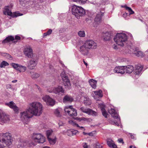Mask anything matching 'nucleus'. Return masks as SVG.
Instances as JSON below:
<instances>
[{
  "label": "nucleus",
  "mask_w": 148,
  "mask_h": 148,
  "mask_svg": "<svg viewBox=\"0 0 148 148\" xmlns=\"http://www.w3.org/2000/svg\"><path fill=\"white\" fill-rule=\"evenodd\" d=\"M42 106L39 102H34L30 104L29 108L21 113V119L24 123H27L28 119L33 115L39 116L42 112Z\"/></svg>",
  "instance_id": "1"
},
{
  "label": "nucleus",
  "mask_w": 148,
  "mask_h": 148,
  "mask_svg": "<svg viewBox=\"0 0 148 148\" xmlns=\"http://www.w3.org/2000/svg\"><path fill=\"white\" fill-rule=\"evenodd\" d=\"M126 53L134 54L138 57L142 58L144 56V53L141 51H139L137 48L134 47L131 45L127 46L124 51Z\"/></svg>",
  "instance_id": "2"
},
{
  "label": "nucleus",
  "mask_w": 148,
  "mask_h": 148,
  "mask_svg": "<svg viewBox=\"0 0 148 148\" xmlns=\"http://www.w3.org/2000/svg\"><path fill=\"white\" fill-rule=\"evenodd\" d=\"M126 35L123 33H118L116 34L114 40L116 44L119 45L123 46L127 40Z\"/></svg>",
  "instance_id": "3"
},
{
  "label": "nucleus",
  "mask_w": 148,
  "mask_h": 148,
  "mask_svg": "<svg viewBox=\"0 0 148 148\" xmlns=\"http://www.w3.org/2000/svg\"><path fill=\"white\" fill-rule=\"evenodd\" d=\"M0 136H2L1 140L0 139V142L4 143L7 146H9L12 143L11 134L9 133H3L0 134ZM4 145L0 144V148H3Z\"/></svg>",
  "instance_id": "4"
},
{
  "label": "nucleus",
  "mask_w": 148,
  "mask_h": 148,
  "mask_svg": "<svg viewBox=\"0 0 148 148\" xmlns=\"http://www.w3.org/2000/svg\"><path fill=\"white\" fill-rule=\"evenodd\" d=\"M72 12V14L77 19H79L80 16H83L86 13L84 10L82 8L76 5L73 6Z\"/></svg>",
  "instance_id": "5"
},
{
  "label": "nucleus",
  "mask_w": 148,
  "mask_h": 148,
  "mask_svg": "<svg viewBox=\"0 0 148 148\" xmlns=\"http://www.w3.org/2000/svg\"><path fill=\"white\" fill-rule=\"evenodd\" d=\"M32 138L35 142L38 143H42L45 141V138L41 134L33 133Z\"/></svg>",
  "instance_id": "6"
},
{
  "label": "nucleus",
  "mask_w": 148,
  "mask_h": 148,
  "mask_svg": "<svg viewBox=\"0 0 148 148\" xmlns=\"http://www.w3.org/2000/svg\"><path fill=\"white\" fill-rule=\"evenodd\" d=\"M65 113L70 116H74L77 115L76 110L73 108V106L65 107L64 109Z\"/></svg>",
  "instance_id": "7"
},
{
  "label": "nucleus",
  "mask_w": 148,
  "mask_h": 148,
  "mask_svg": "<svg viewBox=\"0 0 148 148\" xmlns=\"http://www.w3.org/2000/svg\"><path fill=\"white\" fill-rule=\"evenodd\" d=\"M47 90L49 92H53L56 94L60 95H62L64 93V90L62 87L61 86H58L56 87L51 88V89H48Z\"/></svg>",
  "instance_id": "8"
},
{
  "label": "nucleus",
  "mask_w": 148,
  "mask_h": 148,
  "mask_svg": "<svg viewBox=\"0 0 148 148\" xmlns=\"http://www.w3.org/2000/svg\"><path fill=\"white\" fill-rule=\"evenodd\" d=\"M84 43L89 50L95 49L97 47V43L92 40H86Z\"/></svg>",
  "instance_id": "9"
},
{
  "label": "nucleus",
  "mask_w": 148,
  "mask_h": 148,
  "mask_svg": "<svg viewBox=\"0 0 148 148\" xmlns=\"http://www.w3.org/2000/svg\"><path fill=\"white\" fill-rule=\"evenodd\" d=\"M11 65L14 68L16 69V70L20 72H23L26 69V67L25 66L19 65L18 64L12 63Z\"/></svg>",
  "instance_id": "10"
},
{
  "label": "nucleus",
  "mask_w": 148,
  "mask_h": 148,
  "mask_svg": "<svg viewBox=\"0 0 148 148\" xmlns=\"http://www.w3.org/2000/svg\"><path fill=\"white\" fill-rule=\"evenodd\" d=\"M42 99L48 105L53 106L55 104V101L53 99L50 98L49 96L45 95L42 97Z\"/></svg>",
  "instance_id": "11"
},
{
  "label": "nucleus",
  "mask_w": 148,
  "mask_h": 148,
  "mask_svg": "<svg viewBox=\"0 0 148 148\" xmlns=\"http://www.w3.org/2000/svg\"><path fill=\"white\" fill-rule=\"evenodd\" d=\"M25 54L29 58H31L33 56V51L32 48L30 46L26 47L24 51Z\"/></svg>",
  "instance_id": "12"
},
{
  "label": "nucleus",
  "mask_w": 148,
  "mask_h": 148,
  "mask_svg": "<svg viewBox=\"0 0 148 148\" xmlns=\"http://www.w3.org/2000/svg\"><path fill=\"white\" fill-rule=\"evenodd\" d=\"M80 110L83 112L87 114H88L92 115L94 116H96L97 115V112L90 109L85 108L83 107H82L80 108Z\"/></svg>",
  "instance_id": "13"
},
{
  "label": "nucleus",
  "mask_w": 148,
  "mask_h": 148,
  "mask_svg": "<svg viewBox=\"0 0 148 148\" xmlns=\"http://www.w3.org/2000/svg\"><path fill=\"white\" fill-rule=\"evenodd\" d=\"M104 11H100L99 12L96 16L94 20V23L96 24H99L101 21V17L103 16L104 14Z\"/></svg>",
  "instance_id": "14"
},
{
  "label": "nucleus",
  "mask_w": 148,
  "mask_h": 148,
  "mask_svg": "<svg viewBox=\"0 0 148 148\" xmlns=\"http://www.w3.org/2000/svg\"><path fill=\"white\" fill-rule=\"evenodd\" d=\"M62 79L64 85L66 88L70 89L71 88V84L70 81L68 79L67 76H65L62 77Z\"/></svg>",
  "instance_id": "15"
},
{
  "label": "nucleus",
  "mask_w": 148,
  "mask_h": 148,
  "mask_svg": "<svg viewBox=\"0 0 148 148\" xmlns=\"http://www.w3.org/2000/svg\"><path fill=\"white\" fill-rule=\"evenodd\" d=\"M5 105L12 109L16 113L18 112L19 110L18 108L16 106L15 103L13 101L6 103Z\"/></svg>",
  "instance_id": "16"
},
{
  "label": "nucleus",
  "mask_w": 148,
  "mask_h": 148,
  "mask_svg": "<svg viewBox=\"0 0 148 148\" xmlns=\"http://www.w3.org/2000/svg\"><path fill=\"white\" fill-rule=\"evenodd\" d=\"M89 49L87 48L84 43L79 48V51L84 55H87L89 53Z\"/></svg>",
  "instance_id": "17"
},
{
  "label": "nucleus",
  "mask_w": 148,
  "mask_h": 148,
  "mask_svg": "<svg viewBox=\"0 0 148 148\" xmlns=\"http://www.w3.org/2000/svg\"><path fill=\"white\" fill-rule=\"evenodd\" d=\"M124 66H118L115 67L114 69V72L121 74L125 73Z\"/></svg>",
  "instance_id": "18"
},
{
  "label": "nucleus",
  "mask_w": 148,
  "mask_h": 148,
  "mask_svg": "<svg viewBox=\"0 0 148 148\" xmlns=\"http://www.w3.org/2000/svg\"><path fill=\"white\" fill-rule=\"evenodd\" d=\"M9 116L4 113H2V114L0 116V121L2 123H5L9 122Z\"/></svg>",
  "instance_id": "19"
},
{
  "label": "nucleus",
  "mask_w": 148,
  "mask_h": 148,
  "mask_svg": "<svg viewBox=\"0 0 148 148\" xmlns=\"http://www.w3.org/2000/svg\"><path fill=\"white\" fill-rule=\"evenodd\" d=\"M108 112L115 119H120V118H119L118 116L117 113L116 112L114 109L111 108L109 110Z\"/></svg>",
  "instance_id": "20"
},
{
  "label": "nucleus",
  "mask_w": 148,
  "mask_h": 148,
  "mask_svg": "<svg viewBox=\"0 0 148 148\" xmlns=\"http://www.w3.org/2000/svg\"><path fill=\"white\" fill-rule=\"evenodd\" d=\"M102 91L100 90L98 91H96L94 92L95 95L94 97L95 99L97 100H99V98H101L103 96Z\"/></svg>",
  "instance_id": "21"
},
{
  "label": "nucleus",
  "mask_w": 148,
  "mask_h": 148,
  "mask_svg": "<svg viewBox=\"0 0 148 148\" xmlns=\"http://www.w3.org/2000/svg\"><path fill=\"white\" fill-rule=\"evenodd\" d=\"M12 5L10 6L8 5L6 6L5 8V11L4 12V14L5 15H8L9 16H12V13L10 10L11 8L12 7Z\"/></svg>",
  "instance_id": "22"
},
{
  "label": "nucleus",
  "mask_w": 148,
  "mask_h": 148,
  "mask_svg": "<svg viewBox=\"0 0 148 148\" xmlns=\"http://www.w3.org/2000/svg\"><path fill=\"white\" fill-rule=\"evenodd\" d=\"M37 64V62L34 60H31L28 64V67L30 69H34Z\"/></svg>",
  "instance_id": "23"
},
{
  "label": "nucleus",
  "mask_w": 148,
  "mask_h": 148,
  "mask_svg": "<svg viewBox=\"0 0 148 148\" xmlns=\"http://www.w3.org/2000/svg\"><path fill=\"white\" fill-rule=\"evenodd\" d=\"M125 73H131L134 70L133 66L131 65H128L127 66H124Z\"/></svg>",
  "instance_id": "24"
},
{
  "label": "nucleus",
  "mask_w": 148,
  "mask_h": 148,
  "mask_svg": "<svg viewBox=\"0 0 148 148\" xmlns=\"http://www.w3.org/2000/svg\"><path fill=\"white\" fill-rule=\"evenodd\" d=\"M73 98L69 95H66L65 96L63 99V101L64 103H66L67 102L73 101Z\"/></svg>",
  "instance_id": "25"
},
{
  "label": "nucleus",
  "mask_w": 148,
  "mask_h": 148,
  "mask_svg": "<svg viewBox=\"0 0 148 148\" xmlns=\"http://www.w3.org/2000/svg\"><path fill=\"white\" fill-rule=\"evenodd\" d=\"M14 39V37L13 36H10L7 37L2 42L3 44H5V43L13 41Z\"/></svg>",
  "instance_id": "26"
},
{
  "label": "nucleus",
  "mask_w": 148,
  "mask_h": 148,
  "mask_svg": "<svg viewBox=\"0 0 148 148\" xmlns=\"http://www.w3.org/2000/svg\"><path fill=\"white\" fill-rule=\"evenodd\" d=\"M111 36L110 32H106L103 36L104 40L106 41L110 40L111 39Z\"/></svg>",
  "instance_id": "27"
},
{
  "label": "nucleus",
  "mask_w": 148,
  "mask_h": 148,
  "mask_svg": "<svg viewBox=\"0 0 148 148\" xmlns=\"http://www.w3.org/2000/svg\"><path fill=\"white\" fill-rule=\"evenodd\" d=\"M89 83L91 86L94 88H96V81L93 79H91L89 81Z\"/></svg>",
  "instance_id": "28"
},
{
  "label": "nucleus",
  "mask_w": 148,
  "mask_h": 148,
  "mask_svg": "<svg viewBox=\"0 0 148 148\" xmlns=\"http://www.w3.org/2000/svg\"><path fill=\"white\" fill-rule=\"evenodd\" d=\"M29 73L31 74V77L33 79H36L39 77V75L37 73L32 72L31 71Z\"/></svg>",
  "instance_id": "29"
},
{
  "label": "nucleus",
  "mask_w": 148,
  "mask_h": 148,
  "mask_svg": "<svg viewBox=\"0 0 148 148\" xmlns=\"http://www.w3.org/2000/svg\"><path fill=\"white\" fill-rule=\"evenodd\" d=\"M27 141H24L23 140H21L19 143L18 145L22 147H25L26 146H28L27 145Z\"/></svg>",
  "instance_id": "30"
},
{
  "label": "nucleus",
  "mask_w": 148,
  "mask_h": 148,
  "mask_svg": "<svg viewBox=\"0 0 148 148\" xmlns=\"http://www.w3.org/2000/svg\"><path fill=\"white\" fill-rule=\"evenodd\" d=\"M101 109L103 116L106 118H107L108 114L105 110L104 108L103 107H101Z\"/></svg>",
  "instance_id": "31"
},
{
  "label": "nucleus",
  "mask_w": 148,
  "mask_h": 148,
  "mask_svg": "<svg viewBox=\"0 0 148 148\" xmlns=\"http://www.w3.org/2000/svg\"><path fill=\"white\" fill-rule=\"evenodd\" d=\"M84 101V104L86 105H90L91 103V100L87 97L85 98Z\"/></svg>",
  "instance_id": "32"
},
{
  "label": "nucleus",
  "mask_w": 148,
  "mask_h": 148,
  "mask_svg": "<svg viewBox=\"0 0 148 148\" xmlns=\"http://www.w3.org/2000/svg\"><path fill=\"white\" fill-rule=\"evenodd\" d=\"M56 137H55L54 138H48L49 143L51 145H54L56 143Z\"/></svg>",
  "instance_id": "33"
},
{
  "label": "nucleus",
  "mask_w": 148,
  "mask_h": 148,
  "mask_svg": "<svg viewBox=\"0 0 148 148\" xmlns=\"http://www.w3.org/2000/svg\"><path fill=\"white\" fill-rule=\"evenodd\" d=\"M9 65V64L8 63L5 61H3L0 64V67L1 68H4L6 66H8Z\"/></svg>",
  "instance_id": "34"
},
{
  "label": "nucleus",
  "mask_w": 148,
  "mask_h": 148,
  "mask_svg": "<svg viewBox=\"0 0 148 148\" xmlns=\"http://www.w3.org/2000/svg\"><path fill=\"white\" fill-rule=\"evenodd\" d=\"M124 7L125 8L126 10L128 11L130 13V14H133L134 13V12L130 8L128 7L126 5L124 6Z\"/></svg>",
  "instance_id": "35"
},
{
  "label": "nucleus",
  "mask_w": 148,
  "mask_h": 148,
  "mask_svg": "<svg viewBox=\"0 0 148 148\" xmlns=\"http://www.w3.org/2000/svg\"><path fill=\"white\" fill-rule=\"evenodd\" d=\"M30 0H19V3L20 4L22 5H24L30 1Z\"/></svg>",
  "instance_id": "36"
},
{
  "label": "nucleus",
  "mask_w": 148,
  "mask_h": 148,
  "mask_svg": "<svg viewBox=\"0 0 148 148\" xmlns=\"http://www.w3.org/2000/svg\"><path fill=\"white\" fill-rule=\"evenodd\" d=\"M78 36L81 37H84L85 36V33L84 31H79L78 32Z\"/></svg>",
  "instance_id": "37"
},
{
  "label": "nucleus",
  "mask_w": 148,
  "mask_h": 148,
  "mask_svg": "<svg viewBox=\"0 0 148 148\" xmlns=\"http://www.w3.org/2000/svg\"><path fill=\"white\" fill-rule=\"evenodd\" d=\"M73 1L74 2H76L79 3L84 4L87 0H73Z\"/></svg>",
  "instance_id": "38"
},
{
  "label": "nucleus",
  "mask_w": 148,
  "mask_h": 148,
  "mask_svg": "<svg viewBox=\"0 0 148 148\" xmlns=\"http://www.w3.org/2000/svg\"><path fill=\"white\" fill-rule=\"evenodd\" d=\"M3 55L5 58L8 59H11L12 58L11 56L9 54L4 53Z\"/></svg>",
  "instance_id": "39"
},
{
  "label": "nucleus",
  "mask_w": 148,
  "mask_h": 148,
  "mask_svg": "<svg viewBox=\"0 0 148 148\" xmlns=\"http://www.w3.org/2000/svg\"><path fill=\"white\" fill-rule=\"evenodd\" d=\"M54 113L58 117H60L61 116V114L59 110L58 109H56Z\"/></svg>",
  "instance_id": "40"
},
{
  "label": "nucleus",
  "mask_w": 148,
  "mask_h": 148,
  "mask_svg": "<svg viewBox=\"0 0 148 148\" xmlns=\"http://www.w3.org/2000/svg\"><path fill=\"white\" fill-rule=\"evenodd\" d=\"M66 133L67 135L69 136H73L72 133V130H69L67 131Z\"/></svg>",
  "instance_id": "41"
},
{
  "label": "nucleus",
  "mask_w": 148,
  "mask_h": 148,
  "mask_svg": "<svg viewBox=\"0 0 148 148\" xmlns=\"http://www.w3.org/2000/svg\"><path fill=\"white\" fill-rule=\"evenodd\" d=\"M52 132V131L51 130H48L46 132L47 136V138H49V137L51 134Z\"/></svg>",
  "instance_id": "42"
},
{
  "label": "nucleus",
  "mask_w": 148,
  "mask_h": 148,
  "mask_svg": "<svg viewBox=\"0 0 148 148\" xmlns=\"http://www.w3.org/2000/svg\"><path fill=\"white\" fill-rule=\"evenodd\" d=\"M14 16L16 17H17L19 16H21L23 15V14H21L18 12H15L14 13Z\"/></svg>",
  "instance_id": "43"
},
{
  "label": "nucleus",
  "mask_w": 148,
  "mask_h": 148,
  "mask_svg": "<svg viewBox=\"0 0 148 148\" xmlns=\"http://www.w3.org/2000/svg\"><path fill=\"white\" fill-rule=\"evenodd\" d=\"M75 125L77 127H79L80 128V129L82 130H85V128L84 127H82V126H81V127L79 126V125L77 123H75Z\"/></svg>",
  "instance_id": "44"
},
{
  "label": "nucleus",
  "mask_w": 148,
  "mask_h": 148,
  "mask_svg": "<svg viewBox=\"0 0 148 148\" xmlns=\"http://www.w3.org/2000/svg\"><path fill=\"white\" fill-rule=\"evenodd\" d=\"M77 132L78 131L77 130H72V133L73 136L75 135Z\"/></svg>",
  "instance_id": "45"
},
{
  "label": "nucleus",
  "mask_w": 148,
  "mask_h": 148,
  "mask_svg": "<svg viewBox=\"0 0 148 148\" xmlns=\"http://www.w3.org/2000/svg\"><path fill=\"white\" fill-rule=\"evenodd\" d=\"M15 39L17 40H20L21 39V37L18 35H16L15 36Z\"/></svg>",
  "instance_id": "46"
},
{
  "label": "nucleus",
  "mask_w": 148,
  "mask_h": 148,
  "mask_svg": "<svg viewBox=\"0 0 148 148\" xmlns=\"http://www.w3.org/2000/svg\"><path fill=\"white\" fill-rule=\"evenodd\" d=\"M83 146L84 148H88V147L86 143H83Z\"/></svg>",
  "instance_id": "47"
},
{
  "label": "nucleus",
  "mask_w": 148,
  "mask_h": 148,
  "mask_svg": "<svg viewBox=\"0 0 148 148\" xmlns=\"http://www.w3.org/2000/svg\"><path fill=\"white\" fill-rule=\"evenodd\" d=\"M52 32V30L51 29H50L47 32V33L48 35H49Z\"/></svg>",
  "instance_id": "48"
},
{
  "label": "nucleus",
  "mask_w": 148,
  "mask_h": 148,
  "mask_svg": "<svg viewBox=\"0 0 148 148\" xmlns=\"http://www.w3.org/2000/svg\"><path fill=\"white\" fill-rule=\"evenodd\" d=\"M118 141L120 143H124V142L123 141V140L122 138H119V139H118Z\"/></svg>",
  "instance_id": "49"
},
{
  "label": "nucleus",
  "mask_w": 148,
  "mask_h": 148,
  "mask_svg": "<svg viewBox=\"0 0 148 148\" xmlns=\"http://www.w3.org/2000/svg\"><path fill=\"white\" fill-rule=\"evenodd\" d=\"M86 119L84 117L82 118L81 119V118H79V120L80 121H81V120L85 121L86 120Z\"/></svg>",
  "instance_id": "50"
},
{
  "label": "nucleus",
  "mask_w": 148,
  "mask_h": 148,
  "mask_svg": "<svg viewBox=\"0 0 148 148\" xmlns=\"http://www.w3.org/2000/svg\"><path fill=\"white\" fill-rule=\"evenodd\" d=\"M35 86L37 87V88L38 89V90H39V91H40V87L38 85H35Z\"/></svg>",
  "instance_id": "51"
},
{
  "label": "nucleus",
  "mask_w": 148,
  "mask_h": 148,
  "mask_svg": "<svg viewBox=\"0 0 148 148\" xmlns=\"http://www.w3.org/2000/svg\"><path fill=\"white\" fill-rule=\"evenodd\" d=\"M83 62L84 64L86 65V66H87L88 65L87 63L84 60H83Z\"/></svg>",
  "instance_id": "52"
},
{
  "label": "nucleus",
  "mask_w": 148,
  "mask_h": 148,
  "mask_svg": "<svg viewBox=\"0 0 148 148\" xmlns=\"http://www.w3.org/2000/svg\"><path fill=\"white\" fill-rule=\"evenodd\" d=\"M130 137L134 139V136L133 135L130 134Z\"/></svg>",
  "instance_id": "53"
},
{
  "label": "nucleus",
  "mask_w": 148,
  "mask_h": 148,
  "mask_svg": "<svg viewBox=\"0 0 148 148\" xmlns=\"http://www.w3.org/2000/svg\"><path fill=\"white\" fill-rule=\"evenodd\" d=\"M17 80H14L12 81V83H16L17 82Z\"/></svg>",
  "instance_id": "54"
},
{
  "label": "nucleus",
  "mask_w": 148,
  "mask_h": 148,
  "mask_svg": "<svg viewBox=\"0 0 148 148\" xmlns=\"http://www.w3.org/2000/svg\"><path fill=\"white\" fill-rule=\"evenodd\" d=\"M83 134L84 135H88V133H86L85 132H83Z\"/></svg>",
  "instance_id": "55"
},
{
  "label": "nucleus",
  "mask_w": 148,
  "mask_h": 148,
  "mask_svg": "<svg viewBox=\"0 0 148 148\" xmlns=\"http://www.w3.org/2000/svg\"><path fill=\"white\" fill-rule=\"evenodd\" d=\"M127 13H125L123 14V16L125 17V16H126L127 15Z\"/></svg>",
  "instance_id": "56"
},
{
  "label": "nucleus",
  "mask_w": 148,
  "mask_h": 148,
  "mask_svg": "<svg viewBox=\"0 0 148 148\" xmlns=\"http://www.w3.org/2000/svg\"><path fill=\"white\" fill-rule=\"evenodd\" d=\"M88 135L89 136H92V133H88Z\"/></svg>",
  "instance_id": "57"
},
{
  "label": "nucleus",
  "mask_w": 148,
  "mask_h": 148,
  "mask_svg": "<svg viewBox=\"0 0 148 148\" xmlns=\"http://www.w3.org/2000/svg\"><path fill=\"white\" fill-rule=\"evenodd\" d=\"M44 36H47V35H48V34H47V33L46 32V33H44Z\"/></svg>",
  "instance_id": "58"
},
{
  "label": "nucleus",
  "mask_w": 148,
  "mask_h": 148,
  "mask_svg": "<svg viewBox=\"0 0 148 148\" xmlns=\"http://www.w3.org/2000/svg\"><path fill=\"white\" fill-rule=\"evenodd\" d=\"M136 147L135 146H130V148H136Z\"/></svg>",
  "instance_id": "59"
},
{
  "label": "nucleus",
  "mask_w": 148,
  "mask_h": 148,
  "mask_svg": "<svg viewBox=\"0 0 148 148\" xmlns=\"http://www.w3.org/2000/svg\"><path fill=\"white\" fill-rule=\"evenodd\" d=\"M118 48L117 46L116 45L114 46V49H116Z\"/></svg>",
  "instance_id": "60"
},
{
  "label": "nucleus",
  "mask_w": 148,
  "mask_h": 148,
  "mask_svg": "<svg viewBox=\"0 0 148 148\" xmlns=\"http://www.w3.org/2000/svg\"><path fill=\"white\" fill-rule=\"evenodd\" d=\"M17 42V40H15V41H13V42L15 43H16Z\"/></svg>",
  "instance_id": "61"
},
{
  "label": "nucleus",
  "mask_w": 148,
  "mask_h": 148,
  "mask_svg": "<svg viewBox=\"0 0 148 148\" xmlns=\"http://www.w3.org/2000/svg\"><path fill=\"white\" fill-rule=\"evenodd\" d=\"M31 144L32 145H35V144L33 142L32 143H31Z\"/></svg>",
  "instance_id": "62"
},
{
  "label": "nucleus",
  "mask_w": 148,
  "mask_h": 148,
  "mask_svg": "<svg viewBox=\"0 0 148 148\" xmlns=\"http://www.w3.org/2000/svg\"><path fill=\"white\" fill-rule=\"evenodd\" d=\"M140 71H141L143 69V68L142 67H140Z\"/></svg>",
  "instance_id": "63"
},
{
  "label": "nucleus",
  "mask_w": 148,
  "mask_h": 148,
  "mask_svg": "<svg viewBox=\"0 0 148 148\" xmlns=\"http://www.w3.org/2000/svg\"><path fill=\"white\" fill-rule=\"evenodd\" d=\"M2 114L1 113V111L0 110V116H1V115Z\"/></svg>",
  "instance_id": "64"
}]
</instances>
